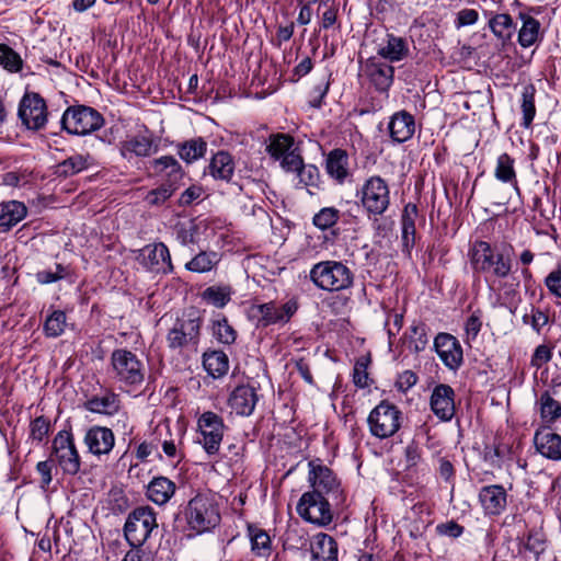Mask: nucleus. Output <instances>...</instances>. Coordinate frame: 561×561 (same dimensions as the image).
<instances>
[{
	"label": "nucleus",
	"instance_id": "obj_1",
	"mask_svg": "<svg viewBox=\"0 0 561 561\" xmlns=\"http://www.w3.org/2000/svg\"><path fill=\"white\" fill-rule=\"evenodd\" d=\"M181 516L188 537L210 533L221 520L219 505L215 496L208 493H197L192 497L178 515V522H181Z\"/></svg>",
	"mask_w": 561,
	"mask_h": 561
},
{
	"label": "nucleus",
	"instance_id": "obj_2",
	"mask_svg": "<svg viewBox=\"0 0 561 561\" xmlns=\"http://www.w3.org/2000/svg\"><path fill=\"white\" fill-rule=\"evenodd\" d=\"M513 247L506 245L496 251L486 241H476L470 250L471 266L474 272L485 275V280L506 278L513 266Z\"/></svg>",
	"mask_w": 561,
	"mask_h": 561
},
{
	"label": "nucleus",
	"instance_id": "obj_3",
	"mask_svg": "<svg viewBox=\"0 0 561 561\" xmlns=\"http://www.w3.org/2000/svg\"><path fill=\"white\" fill-rule=\"evenodd\" d=\"M309 278L321 290L340 291L353 285L354 274L341 261L328 260L316 263L309 272Z\"/></svg>",
	"mask_w": 561,
	"mask_h": 561
},
{
	"label": "nucleus",
	"instance_id": "obj_4",
	"mask_svg": "<svg viewBox=\"0 0 561 561\" xmlns=\"http://www.w3.org/2000/svg\"><path fill=\"white\" fill-rule=\"evenodd\" d=\"M356 196L368 218L377 220L390 206V188L388 183L379 175L368 178Z\"/></svg>",
	"mask_w": 561,
	"mask_h": 561
},
{
	"label": "nucleus",
	"instance_id": "obj_5",
	"mask_svg": "<svg viewBox=\"0 0 561 561\" xmlns=\"http://www.w3.org/2000/svg\"><path fill=\"white\" fill-rule=\"evenodd\" d=\"M111 366L114 378L124 386L137 387L145 380L146 368L142 360L127 348L112 352Z\"/></svg>",
	"mask_w": 561,
	"mask_h": 561
},
{
	"label": "nucleus",
	"instance_id": "obj_6",
	"mask_svg": "<svg viewBox=\"0 0 561 561\" xmlns=\"http://www.w3.org/2000/svg\"><path fill=\"white\" fill-rule=\"evenodd\" d=\"M61 128L72 135H88L104 125L103 116L93 107L69 106L60 119Z\"/></svg>",
	"mask_w": 561,
	"mask_h": 561
},
{
	"label": "nucleus",
	"instance_id": "obj_7",
	"mask_svg": "<svg viewBox=\"0 0 561 561\" xmlns=\"http://www.w3.org/2000/svg\"><path fill=\"white\" fill-rule=\"evenodd\" d=\"M333 504L331 497L308 491L298 501L297 513L306 522L325 527L333 522Z\"/></svg>",
	"mask_w": 561,
	"mask_h": 561
},
{
	"label": "nucleus",
	"instance_id": "obj_8",
	"mask_svg": "<svg viewBox=\"0 0 561 561\" xmlns=\"http://www.w3.org/2000/svg\"><path fill=\"white\" fill-rule=\"evenodd\" d=\"M298 310L296 300H288L282 306L274 301L253 305L249 310V319L255 327L267 328L273 324H285Z\"/></svg>",
	"mask_w": 561,
	"mask_h": 561
},
{
	"label": "nucleus",
	"instance_id": "obj_9",
	"mask_svg": "<svg viewBox=\"0 0 561 561\" xmlns=\"http://www.w3.org/2000/svg\"><path fill=\"white\" fill-rule=\"evenodd\" d=\"M157 527L156 514L152 508L137 507L129 513L126 519L124 535L130 546H142Z\"/></svg>",
	"mask_w": 561,
	"mask_h": 561
},
{
	"label": "nucleus",
	"instance_id": "obj_10",
	"mask_svg": "<svg viewBox=\"0 0 561 561\" xmlns=\"http://www.w3.org/2000/svg\"><path fill=\"white\" fill-rule=\"evenodd\" d=\"M401 415V411L394 404L380 402L367 419L370 433L378 438L391 437L400 428Z\"/></svg>",
	"mask_w": 561,
	"mask_h": 561
},
{
	"label": "nucleus",
	"instance_id": "obj_11",
	"mask_svg": "<svg viewBox=\"0 0 561 561\" xmlns=\"http://www.w3.org/2000/svg\"><path fill=\"white\" fill-rule=\"evenodd\" d=\"M308 479L312 488L310 492L331 497L334 505H339L344 501L341 484L333 471L327 466L314 460L310 461Z\"/></svg>",
	"mask_w": 561,
	"mask_h": 561
},
{
	"label": "nucleus",
	"instance_id": "obj_12",
	"mask_svg": "<svg viewBox=\"0 0 561 561\" xmlns=\"http://www.w3.org/2000/svg\"><path fill=\"white\" fill-rule=\"evenodd\" d=\"M53 455L65 474L75 476L80 471L81 458L70 432L60 431L55 436Z\"/></svg>",
	"mask_w": 561,
	"mask_h": 561
},
{
	"label": "nucleus",
	"instance_id": "obj_13",
	"mask_svg": "<svg viewBox=\"0 0 561 561\" xmlns=\"http://www.w3.org/2000/svg\"><path fill=\"white\" fill-rule=\"evenodd\" d=\"M199 318L178 320L167 334L168 346L173 350L193 347L196 350L201 337Z\"/></svg>",
	"mask_w": 561,
	"mask_h": 561
},
{
	"label": "nucleus",
	"instance_id": "obj_14",
	"mask_svg": "<svg viewBox=\"0 0 561 561\" xmlns=\"http://www.w3.org/2000/svg\"><path fill=\"white\" fill-rule=\"evenodd\" d=\"M197 426L202 438L199 443L208 455H216L226 431L221 416L211 411L202 413L197 420Z\"/></svg>",
	"mask_w": 561,
	"mask_h": 561
},
{
	"label": "nucleus",
	"instance_id": "obj_15",
	"mask_svg": "<svg viewBox=\"0 0 561 561\" xmlns=\"http://www.w3.org/2000/svg\"><path fill=\"white\" fill-rule=\"evenodd\" d=\"M136 260L145 270L157 274H170L174 268L170 251L163 242L145 245L137 251Z\"/></svg>",
	"mask_w": 561,
	"mask_h": 561
},
{
	"label": "nucleus",
	"instance_id": "obj_16",
	"mask_svg": "<svg viewBox=\"0 0 561 561\" xmlns=\"http://www.w3.org/2000/svg\"><path fill=\"white\" fill-rule=\"evenodd\" d=\"M19 117L28 129H42L47 123L45 100L36 92H26L19 105Z\"/></svg>",
	"mask_w": 561,
	"mask_h": 561
},
{
	"label": "nucleus",
	"instance_id": "obj_17",
	"mask_svg": "<svg viewBox=\"0 0 561 561\" xmlns=\"http://www.w3.org/2000/svg\"><path fill=\"white\" fill-rule=\"evenodd\" d=\"M434 350L444 365L457 370L463 362L462 347L459 341L451 334L440 332L434 339Z\"/></svg>",
	"mask_w": 561,
	"mask_h": 561
},
{
	"label": "nucleus",
	"instance_id": "obj_18",
	"mask_svg": "<svg viewBox=\"0 0 561 561\" xmlns=\"http://www.w3.org/2000/svg\"><path fill=\"white\" fill-rule=\"evenodd\" d=\"M478 499L485 516H499L507 505L506 490L500 484L482 486Z\"/></svg>",
	"mask_w": 561,
	"mask_h": 561
},
{
	"label": "nucleus",
	"instance_id": "obj_19",
	"mask_svg": "<svg viewBox=\"0 0 561 561\" xmlns=\"http://www.w3.org/2000/svg\"><path fill=\"white\" fill-rule=\"evenodd\" d=\"M83 443L89 453L101 457L112 451L115 445V436L111 428L94 425L85 432Z\"/></svg>",
	"mask_w": 561,
	"mask_h": 561
},
{
	"label": "nucleus",
	"instance_id": "obj_20",
	"mask_svg": "<svg viewBox=\"0 0 561 561\" xmlns=\"http://www.w3.org/2000/svg\"><path fill=\"white\" fill-rule=\"evenodd\" d=\"M455 391L445 383L437 385L431 396V409L442 421H450L455 415Z\"/></svg>",
	"mask_w": 561,
	"mask_h": 561
},
{
	"label": "nucleus",
	"instance_id": "obj_21",
	"mask_svg": "<svg viewBox=\"0 0 561 561\" xmlns=\"http://www.w3.org/2000/svg\"><path fill=\"white\" fill-rule=\"evenodd\" d=\"M259 400L256 390L250 385L236 387L228 398V405L238 415L249 416L253 413Z\"/></svg>",
	"mask_w": 561,
	"mask_h": 561
},
{
	"label": "nucleus",
	"instance_id": "obj_22",
	"mask_svg": "<svg viewBox=\"0 0 561 561\" xmlns=\"http://www.w3.org/2000/svg\"><path fill=\"white\" fill-rule=\"evenodd\" d=\"M365 75L377 91L387 92L393 82L394 68L387 62L368 59Z\"/></svg>",
	"mask_w": 561,
	"mask_h": 561
},
{
	"label": "nucleus",
	"instance_id": "obj_23",
	"mask_svg": "<svg viewBox=\"0 0 561 561\" xmlns=\"http://www.w3.org/2000/svg\"><path fill=\"white\" fill-rule=\"evenodd\" d=\"M309 551L311 561H339L337 542L328 534H316L310 540Z\"/></svg>",
	"mask_w": 561,
	"mask_h": 561
},
{
	"label": "nucleus",
	"instance_id": "obj_24",
	"mask_svg": "<svg viewBox=\"0 0 561 561\" xmlns=\"http://www.w3.org/2000/svg\"><path fill=\"white\" fill-rule=\"evenodd\" d=\"M536 450L547 459L561 460V436L549 428H538L534 435Z\"/></svg>",
	"mask_w": 561,
	"mask_h": 561
},
{
	"label": "nucleus",
	"instance_id": "obj_25",
	"mask_svg": "<svg viewBox=\"0 0 561 561\" xmlns=\"http://www.w3.org/2000/svg\"><path fill=\"white\" fill-rule=\"evenodd\" d=\"M419 218V209L415 204L409 203L404 206L401 215V242L402 251L407 254L415 245L416 238V219Z\"/></svg>",
	"mask_w": 561,
	"mask_h": 561
},
{
	"label": "nucleus",
	"instance_id": "obj_26",
	"mask_svg": "<svg viewBox=\"0 0 561 561\" xmlns=\"http://www.w3.org/2000/svg\"><path fill=\"white\" fill-rule=\"evenodd\" d=\"M284 170L287 172H297L299 182L306 186H317L318 184V168L313 164H304L301 154H289L285 159Z\"/></svg>",
	"mask_w": 561,
	"mask_h": 561
},
{
	"label": "nucleus",
	"instance_id": "obj_27",
	"mask_svg": "<svg viewBox=\"0 0 561 561\" xmlns=\"http://www.w3.org/2000/svg\"><path fill=\"white\" fill-rule=\"evenodd\" d=\"M388 127L393 141L404 142L414 134V117L405 111L398 112L392 115Z\"/></svg>",
	"mask_w": 561,
	"mask_h": 561
},
{
	"label": "nucleus",
	"instance_id": "obj_28",
	"mask_svg": "<svg viewBox=\"0 0 561 561\" xmlns=\"http://www.w3.org/2000/svg\"><path fill=\"white\" fill-rule=\"evenodd\" d=\"M268 154L280 160V165L284 169L285 159L289 154H300L298 148L295 147L294 137L288 134H275L268 138V145L266 146Z\"/></svg>",
	"mask_w": 561,
	"mask_h": 561
},
{
	"label": "nucleus",
	"instance_id": "obj_29",
	"mask_svg": "<svg viewBox=\"0 0 561 561\" xmlns=\"http://www.w3.org/2000/svg\"><path fill=\"white\" fill-rule=\"evenodd\" d=\"M150 164L156 174L167 179V184H173V186H178L179 182L184 176V171L181 164L172 156H162L160 158L153 159Z\"/></svg>",
	"mask_w": 561,
	"mask_h": 561
},
{
	"label": "nucleus",
	"instance_id": "obj_30",
	"mask_svg": "<svg viewBox=\"0 0 561 561\" xmlns=\"http://www.w3.org/2000/svg\"><path fill=\"white\" fill-rule=\"evenodd\" d=\"M156 151L151 136L135 135L129 137L121 145V153L125 159L130 160L135 157H149Z\"/></svg>",
	"mask_w": 561,
	"mask_h": 561
},
{
	"label": "nucleus",
	"instance_id": "obj_31",
	"mask_svg": "<svg viewBox=\"0 0 561 561\" xmlns=\"http://www.w3.org/2000/svg\"><path fill=\"white\" fill-rule=\"evenodd\" d=\"M378 55L390 62L403 60L409 55L408 41L394 34H387L385 43L378 48Z\"/></svg>",
	"mask_w": 561,
	"mask_h": 561
},
{
	"label": "nucleus",
	"instance_id": "obj_32",
	"mask_svg": "<svg viewBox=\"0 0 561 561\" xmlns=\"http://www.w3.org/2000/svg\"><path fill=\"white\" fill-rule=\"evenodd\" d=\"M518 18L522 21V26L517 41L522 47L528 48L541 39V25L537 19L526 12H519Z\"/></svg>",
	"mask_w": 561,
	"mask_h": 561
},
{
	"label": "nucleus",
	"instance_id": "obj_33",
	"mask_svg": "<svg viewBox=\"0 0 561 561\" xmlns=\"http://www.w3.org/2000/svg\"><path fill=\"white\" fill-rule=\"evenodd\" d=\"M84 408L92 413L113 415L118 412L121 401L117 394L106 391L91 397L84 403Z\"/></svg>",
	"mask_w": 561,
	"mask_h": 561
},
{
	"label": "nucleus",
	"instance_id": "obj_34",
	"mask_svg": "<svg viewBox=\"0 0 561 561\" xmlns=\"http://www.w3.org/2000/svg\"><path fill=\"white\" fill-rule=\"evenodd\" d=\"M325 170L332 179L342 184L350 175L346 151L343 149L330 151L325 160Z\"/></svg>",
	"mask_w": 561,
	"mask_h": 561
},
{
	"label": "nucleus",
	"instance_id": "obj_35",
	"mask_svg": "<svg viewBox=\"0 0 561 561\" xmlns=\"http://www.w3.org/2000/svg\"><path fill=\"white\" fill-rule=\"evenodd\" d=\"M175 489V483L170 479L156 477L148 484L147 496L151 502L163 505L174 495Z\"/></svg>",
	"mask_w": 561,
	"mask_h": 561
},
{
	"label": "nucleus",
	"instance_id": "obj_36",
	"mask_svg": "<svg viewBox=\"0 0 561 561\" xmlns=\"http://www.w3.org/2000/svg\"><path fill=\"white\" fill-rule=\"evenodd\" d=\"M234 170V162L232 156L227 151H218L213 156L207 171L216 180L227 181L231 180Z\"/></svg>",
	"mask_w": 561,
	"mask_h": 561
},
{
	"label": "nucleus",
	"instance_id": "obj_37",
	"mask_svg": "<svg viewBox=\"0 0 561 561\" xmlns=\"http://www.w3.org/2000/svg\"><path fill=\"white\" fill-rule=\"evenodd\" d=\"M26 206L18 201H11L2 206L0 214V232H8L25 218Z\"/></svg>",
	"mask_w": 561,
	"mask_h": 561
},
{
	"label": "nucleus",
	"instance_id": "obj_38",
	"mask_svg": "<svg viewBox=\"0 0 561 561\" xmlns=\"http://www.w3.org/2000/svg\"><path fill=\"white\" fill-rule=\"evenodd\" d=\"M203 367L213 378H220L229 370V358L222 351L208 350L203 354Z\"/></svg>",
	"mask_w": 561,
	"mask_h": 561
},
{
	"label": "nucleus",
	"instance_id": "obj_39",
	"mask_svg": "<svg viewBox=\"0 0 561 561\" xmlns=\"http://www.w3.org/2000/svg\"><path fill=\"white\" fill-rule=\"evenodd\" d=\"M489 27L503 44L510 42L516 31V24L507 13L493 14L489 19Z\"/></svg>",
	"mask_w": 561,
	"mask_h": 561
},
{
	"label": "nucleus",
	"instance_id": "obj_40",
	"mask_svg": "<svg viewBox=\"0 0 561 561\" xmlns=\"http://www.w3.org/2000/svg\"><path fill=\"white\" fill-rule=\"evenodd\" d=\"M207 142L202 137L192 138L176 145L178 154L186 163L203 158L207 151Z\"/></svg>",
	"mask_w": 561,
	"mask_h": 561
},
{
	"label": "nucleus",
	"instance_id": "obj_41",
	"mask_svg": "<svg viewBox=\"0 0 561 561\" xmlns=\"http://www.w3.org/2000/svg\"><path fill=\"white\" fill-rule=\"evenodd\" d=\"M248 536L251 542V551L259 558H267L272 553V540L270 535L254 525L248 526Z\"/></svg>",
	"mask_w": 561,
	"mask_h": 561
},
{
	"label": "nucleus",
	"instance_id": "obj_42",
	"mask_svg": "<svg viewBox=\"0 0 561 561\" xmlns=\"http://www.w3.org/2000/svg\"><path fill=\"white\" fill-rule=\"evenodd\" d=\"M494 176L503 183L511 184L517 194L520 193L516 171L514 169V159L510 154L502 153L499 156Z\"/></svg>",
	"mask_w": 561,
	"mask_h": 561
},
{
	"label": "nucleus",
	"instance_id": "obj_43",
	"mask_svg": "<svg viewBox=\"0 0 561 561\" xmlns=\"http://www.w3.org/2000/svg\"><path fill=\"white\" fill-rule=\"evenodd\" d=\"M92 163L89 154H73L56 165L55 174L62 178H69L88 169Z\"/></svg>",
	"mask_w": 561,
	"mask_h": 561
},
{
	"label": "nucleus",
	"instance_id": "obj_44",
	"mask_svg": "<svg viewBox=\"0 0 561 561\" xmlns=\"http://www.w3.org/2000/svg\"><path fill=\"white\" fill-rule=\"evenodd\" d=\"M220 262V255L215 251H201L192 257L185 268L193 273H207Z\"/></svg>",
	"mask_w": 561,
	"mask_h": 561
},
{
	"label": "nucleus",
	"instance_id": "obj_45",
	"mask_svg": "<svg viewBox=\"0 0 561 561\" xmlns=\"http://www.w3.org/2000/svg\"><path fill=\"white\" fill-rule=\"evenodd\" d=\"M535 94L536 89L533 84H526L523 88L520 103L523 119L520 125L525 128H529L531 126L536 115Z\"/></svg>",
	"mask_w": 561,
	"mask_h": 561
},
{
	"label": "nucleus",
	"instance_id": "obj_46",
	"mask_svg": "<svg viewBox=\"0 0 561 561\" xmlns=\"http://www.w3.org/2000/svg\"><path fill=\"white\" fill-rule=\"evenodd\" d=\"M538 404L540 417L545 423L552 424L561 417V403L554 400L548 391L541 393Z\"/></svg>",
	"mask_w": 561,
	"mask_h": 561
},
{
	"label": "nucleus",
	"instance_id": "obj_47",
	"mask_svg": "<svg viewBox=\"0 0 561 561\" xmlns=\"http://www.w3.org/2000/svg\"><path fill=\"white\" fill-rule=\"evenodd\" d=\"M232 289L228 285L210 286L202 293V298L217 308H224L230 301Z\"/></svg>",
	"mask_w": 561,
	"mask_h": 561
},
{
	"label": "nucleus",
	"instance_id": "obj_48",
	"mask_svg": "<svg viewBox=\"0 0 561 561\" xmlns=\"http://www.w3.org/2000/svg\"><path fill=\"white\" fill-rule=\"evenodd\" d=\"M66 327V313L61 310H54L50 314L47 316L43 325V332L45 336L55 339L65 332Z\"/></svg>",
	"mask_w": 561,
	"mask_h": 561
},
{
	"label": "nucleus",
	"instance_id": "obj_49",
	"mask_svg": "<svg viewBox=\"0 0 561 561\" xmlns=\"http://www.w3.org/2000/svg\"><path fill=\"white\" fill-rule=\"evenodd\" d=\"M211 332L213 336L222 344L230 345L237 339L236 330L229 324L225 316L213 320Z\"/></svg>",
	"mask_w": 561,
	"mask_h": 561
},
{
	"label": "nucleus",
	"instance_id": "obj_50",
	"mask_svg": "<svg viewBox=\"0 0 561 561\" xmlns=\"http://www.w3.org/2000/svg\"><path fill=\"white\" fill-rule=\"evenodd\" d=\"M71 274V270L69 266L62 265L60 263H56L54 267H49L47 270L38 271L35 274L37 283L42 285H48L51 283H56L58 280L65 279L69 277Z\"/></svg>",
	"mask_w": 561,
	"mask_h": 561
},
{
	"label": "nucleus",
	"instance_id": "obj_51",
	"mask_svg": "<svg viewBox=\"0 0 561 561\" xmlns=\"http://www.w3.org/2000/svg\"><path fill=\"white\" fill-rule=\"evenodd\" d=\"M427 328L424 323L413 324L409 329V347L414 353H420L425 350L428 337Z\"/></svg>",
	"mask_w": 561,
	"mask_h": 561
},
{
	"label": "nucleus",
	"instance_id": "obj_52",
	"mask_svg": "<svg viewBox=\"0 0 561 561\" xmlns=\"http://www.w3.org/2000/svg\"><path fill=\"white\" fill-rule=\"evenodd\" d=\"M339 219V209H336L335 207H324L313 216L312 222L320 230H327L333 227Z\"/></svg>",
	"mask_w": 561,
	"mask_h": 561
},
{
	"label": "nucleus",
	"instance_id": "obj_53",
	"mask_svg": "<svg viewBox=\"0 0 561 561\" xmlns=\"http://www.w3.org/2000/svg\"><path fill=\"white\" fill-rule=\"evenodd\" d=\"M20 55L5 44H0V65L11 72H18L22 68Z\"/></svg>",
	"mask_w": 561,
	"mask_h": 561
},
{
	"label": "nucleus",
	"instance_id": "obj_54",
	"mask_svg": "<svg viewBox=\"0 0 561 561\" xmlns=\"http://www.w3.org/2000/svg\"><path fill=\"white\" fill-rule=\"evenodd\" d=\"M178 190V186H173V184L163 183L159 187L151 190L146 195L145 201L147 204L152 206L162 205L165 201H168L173 193Z\"/></svg>",
	"mask_w": 561,
	"mask_h": 561
},
{
	"label": "nucleus",
	"instance_id": "obj_55",
	"mask_svg": "<svg viewBox=\"0 0 561 561\" xmlns=\"http://www.w3.org/2000/svg\"><path fill=\"white\" fill-rule=\"evenodd\" d=\"M50 431V421L41 415L35 417L30 425V438L41 443Z\"/></svg>",
	"mask_w": 561,
	"mask_h": 561
},
{
	"label": "nucleus",
	"instance_id": "obj_56",
	"mask_svg": "<svg viewBox=\"0 0 561 561\" xmlns=\"http://www.w3.org/2000/svg\"><path fill=\"white\" fill-rule=\"evenodd\" d=\"M369 359L362 357L356 360L354 366L353 381L359 388L368 387V367Z\"/></svg>",
	"mask_w": 561,
	"mask_h": 561
},
{
	"label": "nucleus",
	"instance_id": "obj_57",
	"mask_svg": "<svg viewBox=\"0 0 561 561\" xmlns=\"http://www.w3.org/2000/svg\"><path fill=\"white\" fill-rule=\"evenodd\" d=\"M545 285L551 295L561 298V268L551 271L545 278Z\"/></svg>",
	"mask_w": 561,
	"mask_h": 561
},
{
	"label": "nucleus",
	"instance_id": "obj_58",
	"mask_svg": "<svg viewBox=\"0 0 561 561\" xmlns=\"http://www.w3.org/2000/svg\"><path fill=\"white\" fill-rule=\"evenodd\" d=\"M436 531L442 536L458 538L462 535L463 527L454 520H449L447 523L438 524L436 526Z\"/></svg>",
	"mask_w": 561,
	"mask_h": 561
},
{
	"label": "nucleus",
	"instance_id": "obj_59",
	"mask_svg": "<svg viewBox=\"0 0 561 561\" xmlns=\"http://www.w3.org/2000/svg\"><path fill=\"white\" fill-rule=\"evenodd\" d=\"M482 327L481 318L478 313L473 312L465 323V331L468 340H474Z\"/></svg>",
	"mask_w": 561,
	"mask_h": 561
},
{
	"label": "nucleus",
	"instance_id": "obj_60",
	"mask_svg": "<svg viewBox=\"0 0 561 561\" xmlns=\"http://www.w3.org/2000/svg\"><path fill=\"white\" fill-rule=\"evenodd\" d=\"M551 359V350L547 345H539L536 347L533 357L531 366L540 368Z\"/></svg>",
	"mask_w": 561,
	"mask_h": 561
},
{
	"label": "nucleus",
	"instance_id": "obj_61",
	"mask_svg": "<svg viewBox=\"0 0 561 561\" xmlns=\"http://www.w3.org/2000/svg\"><path fill=\"white\" fill-rule=\"evenodd\" d=\"M51 469H53V462L50 460L39 461L36 465V470L41 476V486L44 490H46L48 488V485L50 484V482L53 480Z\"/></svg>",
	"mask_w": 561,
	"mask_h": 561
},
{
	"label": "nucleus",
	"instance_id": "obj_62",
	"mask_svg": "<svg viewBox=\"0 0 561 561\" xmlns=\"http://www.w3.org/2000/svg\"><path fill=\"white\" fill-rule=\"evenodd\" d=\"M524 547L526 550L538 556L545 550V541L537 533H529Z\"/></svg>",
	"mask_w": 561,
	"mask_h": 561
},
{
	"label": "nucleus",
	"instance_id": "obj_63",
	"mask_svg": "<svg viewBox=\"0 0 561 561\" xmlns=\"http://www.w3.org/2000/svg\"><path fill=\"white\" fill-rule=\"evenodd\" d=\"M196 229L194 226L185 227L181 226L176 230V239L183 245L195 243Z\"/></svg>",
	"mask_w": 561,
	"mask_h": 561
},
{
	"label": "nucleus",
	"instance_id": "obj_64",
	"mask_svg": "<svg viewBox=\"0 0 561 561\" xmlns=\"http://www.w3.org/2000/svg\"><path fill=\"white\" fill-rule=\"evenodd\" d=\"M478 12L473 9H463L457 14V25L467 26L472 25L478 21Z\"/></svg>",
	"mask_w": 561,
	"mask_h": 561
}]
</instances>
